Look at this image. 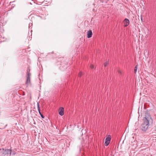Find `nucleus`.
I'll return each instance as SVG.
<instances>
[{"mask_svg": "<svg viewBox=\"0 0 156 156\" xmlns=\"http://www.w3.org/2000/svg\"><path fill=\"white\" fill-rule=\"evenodd\" d=\"M90 67L91 68V69H93L94 68V66L93 65H91L90 66Z\"/></svg>", "mask_w": 156, "mask_h": 156, "instance_id": "nucleus-13", "label": "nucleus"}, {"mask_svg": "<svg viewBox=\"0 0 156 156\" xmlns=\"http://www.w3.org/2000/svg\"><path fill=\"white\" fill-rule=\"evenodd\" d=\"M108 62H106L104 64L105 67H106L107 66L108 64Z\"/></svg>", "mask_w": 156, "mask_h": 156, "instance_id": "nucleus-12", "label": "nucleus"}, {"mask_svg": "<svg viewBox=\"0 0 156 156\" xmlns=\"http://www.w3.org/2000/svg\"><path fill=\"white\" fill-rule=\"evenodd\" d=\"M137 66H138V65H137L134 68V73L135 74L137 72Z\"/></svg>", "mask_w": 156, "mask_h": 156, "instance_id": "nucleus-8", "label": "nucleus"}, {"mask_svg": "<svg viewBox=\"0 0 156 156\" xmlns=\"http://www.w3.org/2000/svg\"><path fill=\"white\" fill-rule=\"evenodd\" d=\"M12 151L11 150L9 149H3V152L2 153V154L4 155H7L8 156L9 154L10 155L11 154Z\"/></svg>", "mask_w": 156, "mask_h": 156, "instance_id": "nucleus-3", "label": "nucleus"}, {"mask_svg": "<svg viewBox=\"0 0 156 156\" xmlns=\"http://www.w3.org/2000/svg\"><path fill=\"white\" fill-rule=\"evenodd\" d=\"M13 154H14V152H13Z\"/></svg>", "mask_w": 156, "mask_h": 156, "instance_id": "nucleus-16", "label": "nucleus"}, {"mask_svg": "<svg viewBox=\"0 0 156 156\" xmlns=\"http://www.w3.org/2000/svg\"><path fill=\"white\" fill-rule=\"evenodd\" d=\"M146 116L143 119V122L141 125L140 129L143 132H145L147 129L149 125V121L151 118L148 113H145Z\"/></svg>", "mask_w": 156, "mask_h": 156, "instance_id": "nucleus-1", "label": "nucleus"}, {"mask_svg": "<svg viewBox=\"0 0 156 156\" xmlns=\"http://www.w3.org/2000/svg\"><path fill=\"white\" fill-rule=\"evenodd\" d=\"M111 139V136L109 135L107 137L105 140V145L106 146H107L110 143Z\"/></svg>", "mask_w": 156, "mask_h": 156, "instance_id": "nucleus-4", "label": "nucleus"}, {"mask_svg": "<svg viewBox=\"0 0 156 156\" xmlns=\"http://www.w3.org/2000/svg\"><path fill=\"white\" fill-rule=\"evenodd\" d=\"M82 75L83 73L81 72H80L78 74V76H79L80 77Z\"/></svg>", "mask_w": 156, "mask_h": 156, "instance_id": "nucleus-11", "label": "nucleus"}, {"mask_svg": "<svg viewBox=\"0 0 156 156\" xmlns=\"http://www.w3.org/2000/svg\"><path fill=\"white\" fill-rule=\"evenodd\" d=\"M13 154H14V152H13Z\"/></svg>", "mask_w": 156, "mask_h": 156, "instance_id": "nucleus-15", "label": "nucleus"}, {"mask_svg": "<svg viewBox=\"0 0 156 156\" xmlns=\"http://www.w3.org/2000/svg\"><path fill=\"white\" fill-rule=\"evenodd\" d=\"M37 105L38 110L39 111H39H40V107L39 106V105L38 102H37Z\"/></svg>", "mask_w": 156, "mask_h": 156, "instance_id": "nucleus-9", "label": "nucleus"}, {"mask_svg": "<svg viewBox=\"0 0 156 156\" xmlns=\"http://www.w3.org/2000/svg\"><path fill=\"white\" fill-rule=\"evenodd\" d=\"M30 69L29 66L27 67V74L26 75V80L25 84L27 85H29L30 83V76L31 74L30 73Z\"/></svg>", "mask_w": 156, "mask_h": 156, "instance_id": "nucleus-2", "label": "nucleus"}, {"mask_svg": "<svg viewBox=\"0 0 156 156\" xmlns=\"http://www.w3.org/2000/svg\"><path fill=\"white\" fill-rule=\"evenodd\" d=\"M123 23L124 24V27H126L127 26H128L129 23V21L128 19H127L126 18L123 21Z\"/></svg>", "mask_w": 156, "mask_h": 156, "instance_id": "nucleus-6", "label": "nucleus"}, {"mask_svg": "<svg viewBox=\"0 0 156 156\" xmlns=\"http://www.w3.org/2000/svg\"><path fill=\"white\" fill-rule=\"evenodd\" d=\"M64 109L63 107H60L58 109L59 114L61 115L62 116L63 115L64 112Z\"/></svg>", "mask_w": 156, "mask_h": 156, "instance_id": "nucleus-5", "label": "nucleus"}, {"mask_svg": "<svg viewBox=\"0 0 156 156\" xmlns=\"http://www.w3.org/2000/svg\"><path fill=\"white\" fill-rule=\"evenodd\" d=\"M118 72H119V73H120V74H122V72H121V71H119H119H118Z\"/></svg>", "mask_w": 156, "mask_h": 156, "instance_id": "nucleus-14", "label": "nucleus"}, {"mask_svg": "<svg viewBox=\"0 0 156 156\" xmlns=\"http://www.w3.org/2000/svg\"><path fill=\"white\" fill-rule=\"evenodd\" d=\"M92 35V32L91 30H89L87 33V37L88 38L91 37Z\"/></svg>", "mask_w": 156, "mask_h": 156, "instance_id": "nucleus-7", "label": "nucleus"}, {"mask_svg": "<svg viewBox=\"0 0 156 156\" xmlns=\"http://www.w3.org/2000/svg\"><path fill=\"white\" fill-rule=\"evenodd\" d=\"M39 114L40 115L41 117L42 118H44V117L43 115L41 113V112H40V111H39Z\"/></svg>", "mask_w": 156, "mask_h": 156, "instance_id": "nucleus-10", "label": "nucleus"}]
</instances>
